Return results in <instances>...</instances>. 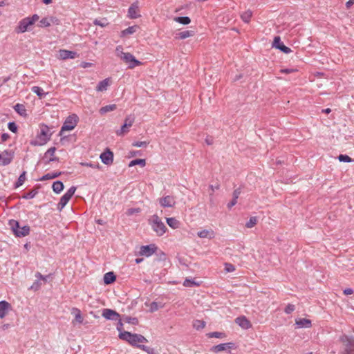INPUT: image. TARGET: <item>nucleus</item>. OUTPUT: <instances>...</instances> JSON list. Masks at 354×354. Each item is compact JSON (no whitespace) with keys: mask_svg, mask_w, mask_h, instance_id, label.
<instances>
[{"mask_svg":"<svg viewBox=\"0 0 354 354\" xmlns=\"http://www.w3.org/2000/svg\"><path fill=\"white\" fill-rule=\"evenodd\" d=\"M149 144V142H146V141H136V142H134L132 145L133 147H147Z\"/></svg>","mask_w":354,"mask_h":354,"instance_id":"603ef678","label":"nucleus"},{"mask_svg":"<svg viewBox=\"0 0 354 354\" xmlns=\"http://www.w3.org/2000/svg\"><path fill=\"white\" fill-rule=\"evenodd\" d=\"M338 160L340 162H351L352 161H354V160H352L347 155H343L341 154L338 156Z\"/></svg>","mask_w":354,"mask_h":354,"instance_id":"49530a36","label":"nucleus"},{"mask_svg":"<svg viewBox=\"0 0 354 354\" xmlns=\"http://www.w3.org/2000/svg\"><path fill=\"white\" fill-rule=\"evenodd\" d=\"M38 193L37 189H32L28 192H27L26 194H24L22 198L25 199H31L33 198Z\"/></svg>","mask_w":354,"mask_h":354,"instance_id":"79ce46f5","label":"nucleus"},{"mask_svg":"<svg viewBox=\"0 0 354 354\" xmlns=\"http://www.w3.org/2000/svg\"><path fill=\"white\" fill-rule=\"evenodd\" d=\"M60 24V21L55 17L53 16H48L41 19L38 24V26L40 28H47L50 26L51 25H59Z\"/></svg>","mask_w":354,"mask_h":354,"instance_id":"6e6552de","label":"nucleus"},{"mask_svg":"<svg viewBox=\"0 0 354 354\" xmlns=\"http://www.w3.org/2000/svg\"><path fill=\"white\" fill-rule=\"evenodd\" d=\"M59 174H60V173H57V172H54V173H52V174L49 173V174H47L43 176L41 178V180H48V179H53V178H57Z\"/></svg>","mask_w":354,"mask_h":354,"instance_id":"c03bdc74","label":"nucleus"},{"mask_svg":"<svg viewBox=\"0 0 354 354\" xmlns=\"http://www.w3.org/2000/svg\"><path fill=\"white\" fill-rule=\"evenodd\" d=\"M295 309V307L293 304H289L285 308V313L286 314H290L291 313H292Z\"/></svg>","mask_w":354,"mask_h":354,"instance_id":"bf43d9fd","label":"nucleus"},{"mask_svg":"<svg viewBox=\"0 0 354 354\" xmlns=\"http://www.w3.org/2000/svg\"><path fill=\"white\" fill-rule=\"evenodd\" d=\"M125 322H127V323H129V324H131L133 325H136L138 324V320L137 318H135V317H127L125 319H124Z\"/></svg>","mask_w":354,"mask_h":354,"instance_id":"5fc2aeb1","label":"nucleus"},{"mask_svg":"<svg viewBox=\"0 0 354 354\" xmlns=\"http://www.w3.org/2000/svg\"><path fill=\"white\" fill-rule=\"evenodd\" d=\"M71 313L75 317V320L73 322V324L75 322L78 323V324H82L83 322L84 319L82 316V313H81V311L80 309H78L77 308H73L71 310Z\"/></svg>","mask_w":354,"mask_h":354,"instance_id":"393cba45","label":"nucleus"},{"mask_svg":"<svg viewBox=\"0 0 354 354\" xmlns=\"http://www.w3.org/2000/svg\"><path fill=\"white\" fill-rule=\"evenodd\" d=\"M240 194H241V191L239 189H235L233 192V199L237 201V198H239Z\"/></svg>","mask_w":354,"mask_h":354,"instance_id":"680f3d73","label":"nucleus"},{"mask_svg":"<svg viewBox=\"0 0 354 354\" xmlns=\"http://www.w3.org/2000/svg\"><path fill=\"white\" fill-rule=\"evenodd\" d=\"M194 35V32L192 30H184L180 32L176 35V38L179 39H185L186 38L192 37Z\"/></svg>","mask_w":354,"mask_h":354,"instance_id":"bb28decb","label":"nucleus"},{"mask_svg":"<svg viewBox=\"0 0 354 354\" xmlns=\"http://www.w3.org/2000/svg\"><path fill=\"white\" fill-rule=\"evenodd\" d=\"M77 57V53L68 50H59V58L61 59H74Z\"/></svg>","mask_w":354,"mask_h":354,"instance_id":"6ab92c4d","label":"nucleus"},{"mask_svg":"<svg viewBox=\"0 0 354 354\" xmlns=\"http://www.w3.org/2000/svg\"><path fill=\"white\" fill-rule=\"evenodd\" d=\"M93 24L97 26H100L101 27H105L108 25L107 20L105 19L99 20V19H95L93 21Z\"/></svg>","mask_w":354,"mask_h":354,"instance_id":"de8ad7c7","label":"nucleus"},{"mask_svg":"<svg viewBox=\"0 0 354 354\" xmlns=\"http://www.w3.org/2000/svg\"><path fill=\"white\" fill-rule=\"evenodd\" d=\"M157 247L154 244L141 246L140 249V254L145 257H150L156 252Z\"/></svg>","mask_w":354,"mask_h":354,"instance_id":"f8f14e48","label":"nucleus"},{"mask_svg":"<svg viewBox=\"0 0 354 354\" xmlns=\"http://www.w3.org/2000/svg\"><path fill=\"white\" fill-rule=\"evenodd\" d=\"M159 204L162 207H173L176 205V199L173 196L167 195L158 199Z\"/></svg>","mask_w":354,"mask_h":354,"instance_id":"9d476101","label":"nucleus"},{"mask_svg":"<svg viewBox=\"0 0 354 354\" xmlns=\"http://www.w3.org/2000/svg\"><path fill=\"white\" fill-rule=\"evenodd\" d=\"M141 211L140 208L138 207V208H130V209H128L126 212V214L128 216H131L134 214H138V213H140Z\"/></svg>","mask_w":354,"mask_h":354,"instance_id":"8fccbe9b","label":"nucleus"},{"mask_svg":"<svg viewBox=\"0 0 354 354\" xmlns=\"http://www.w3.org/2000/svg\"><path fill=\"white\" fill-rule=\"evenodd\" d=\"M76 191V187L72 186L68 191L62 196L57 205V209L61 211L68 203Z\"/></svg>","mask_w":354,"mask_h":354,"instance_id":"423d86ee","label":"nucleus"},{"mask_svg":"<svg viewBox=\"0 0 354 354\" xmlns=\"http://www.w3.org/2000/svg\"><path fill=\"white\" fill-rule=\"evenodd\" d=\"M209 337L223 338L225 334L220 332H212L208 334Z\"/></svg>","mask_w":354,"mask_h":354,"instance_id":"3c124183","label":"nucleus"},{"mask_svg":"<svg viewBox=\"0 0 354 354\" xmlns=\"http://www.w3.org/2000/svg\"><path fill=\"white\" fill-rule=\"evenodd\" d=\"M148 222L158 236H162L166 232L167 227L157 214L152 215Z\"/></svg>","mask_w":354,"mask_h":354,"instance_id":"7ed1b4c3","label":"nucleus"},{"mask_svg":"<svg viewBox=\"0 0 354 354\" xmlns=\"http://www.w3.org/2000/svg\"><path fill=\"white\" fill-rule=\"evenodd\" d=\"M139 165L142 167H143L146 165V161H145V159H135V160H131L129 162V167H133V166H135V165Z\"/></svg>","mask_w":354,"mask_h":354,"instance_id":"e433bc0d","label":"nucleus"},{"mask_svg":"<svg viewBox=\"0 0 354 354\" xmlns=\"http://www.w3.org/2000/svg\"><path fill=\"white\" fill-rule=\"evenodd\" d=\"M8 127L9 130L13 133H15L17 131V127L16 124L13 122H9L8 124Z\"/></svg>","mask_w":354,"mask_h":354,"instance_id":"13d9d810","label":"nucleus"},{"mask_svg":"<svg viewBox=\"0 0 354 354\" xmlns=\"http://www.w3.org/2000/svg\"><path fill=\"white\" fill-rule=\"evenodd\" d=\"M77 123V116L76 115L68 116L61 128L60 134L64 131L73 130L76 127Z\"/></svg>","mask_w":354,"mask_h":354,"instance_id":"0eeeda50","label":"nucleus"},{"mask_svg":"<svg viewBox=\"0 0 354 354\" xmlns=\"http://www.w3.org/2000/svg\"><path fill=\"white\" fill-rule=\"evenodd\" d=\"M102 315L108 320H118L120 317L116 311L109 308H104L102 310Z\"/></svg>","mask_w":354,"mask_h":354,"instance_id":"2eb2a0df","label":"nucleus"},{"mask_svg":"<svg viewBox=\"0 0 354 354\" xmlns=\"http://www.w3.org/2000/svg\"><path fill=\"white\" fill-rule=\"evenodd\" d=\"M9 225L10 226L12 230L13 231L14 234L16 235V232L19 231V224L17 221L15 220H10L9 221Z\"/></svg>","mask_w":354,"mask_h":354,"instance_id":"ea45409f","label":"nucleus"},{"mask_svg":"<svg viewBox=\"0 0 354 354\" xmlns=\"http://www.w3.org/2000/svg\"><path fill=\"white\" fill-rule=\"evenodd\" d=\"M235 322L241 328L245 330L249 329L250 328L252 327L250 322L245 316H241L236 318Z\"/></svg>","mask_w":354,"mask_h":354,"instance_id":"a211bd4d","label":"nucleus"},{"mask_svg":"<svg viewBox=\"0 0 354 354\" xmlns=\"http://www.w3.org/2000/svg\"><path fill=\"white\" fill-rule=\"evenodd\" d=\"M11 306L6 301H0V318H4L8 314V310H10Z\"/></svg>","mask_w":354,"mask_h":354,"instance_id":"4be33fe9","label":"nucleus"},{"mask_svg":"<svg viewBox=\"0 0 354 354\" xmlns=\"http://www.w3.org/2000/svg\"><path fill=\"white\" fill-rule=\"evenodd\" d=\"M13 158V153L9 151H4L1 154V164L3 165H9Z\"/></svg>","mask_w":354,"mask_h":354,"instance_id":"412c9836","label":"nucleus"},{"mask_svg":"<svg viewBox=\"0 0 354 354\" xmlns=\"http://www.w3.org/2000/svg\"><path fill=\"white\" fill-rule=\"evenodd\" d=\"M56 151L55 147H51L47 150V151L45 153V158H48V162H53L57 160V158L55 157V152Z\"/></svg>","mask_w":354,"mask_h":354,"instance_id":"c85d7f7f","label":"nucleus"},{"mask_svg":"<svg viewBox=\"0 0 354 354\" xmlns=\"http://www.w3.org/2000/svg\"><path fill=\"white\" fill-rule=\"evenodd\" d=\"M252 16V12L250 10H248L241 15V19L245 23H249Z\"/></svg>","mask_w":354,"mask_h":354,"instance_id":"c9c22d12","label":"nucleus"},{"mask_svg":"<svg viewBox=\"0 0 354 354\" xmlns=\"http://www.w3.org/2000/svg\"><path fill=\"white\" fill-rule=\"evenodd\" d=\"M115 276L112 272H109L104 275V282L105 284H110L115 281Z\"/></svg>","mask_w":354,"mask_h":354,"instance_id":"7c9ffc66","label":"nucleus"},{"mask_svg":"<svg viewBox=\"0 0 354 354\" xmlns=\"http://www.w3.org/2000/svg\"><path fill=\"white\" fill-rule=\"evenodd\" d=\"M49 131L47 126L42 127L35 139L30 141V145L33 146H41L45 145L50 138Z\"/></svg>","mask_w":354,"mask_h":354,"instance_id":"20e7f679","label":"nucleus"},{"mask_svg":"<svg viewBox=\"0 0 354 354\" xmlns=\"http://www.w3.org/2000/svg\"><path fill=\"white\" fill-rule=\"evenodd\" d=\"M82 165L85 166V167H91L93 169H100V165L97 162H96V163L84 162V163H82Z\"/></svg>","mask_w":354,"mask_h":354,"instance_id":"6e6d98bb","label":"nucleus"},{"mask_svg":"<svg viewBox=\"0 0 354 354\" xmlns=\"http://www.w3.org/2000/svg\"><path fill=\"white\" fill-rule=\"evenodd\" d=\"M137 26H130L121 32V37H125L129 35H132L138 30Z\"/></svg>","mask_w":354,"mask_h":354,"instance_id":"473e14b6","label":"nucleus"},{"mask_svg":"<svg viewBox=\"0 0 354 354\" xmlns=\"http://www.w3.org/2000/svg\"><path fill=\"white\" fill-rule=\"evenodd\" d=\"M115 53L118 57L121 58L123 55V54H125L126 53L123 52V48L122 46H118L115 48Z\"/></svg>","mask_w":354,"mask_h":354,"instance_id":"4d7b16f0","label":"nucleus"},{"mask_svg":"<svg viewBox=\"0 0 354 354\" xmlns=\"http://www.w3.org/2000/svg\"><path fill=\"white\" fill-rule=\"evenodd\" d=\"M120 339L128 342L132 346L138 347V343H146L148 340L142 335L123 331L119 334Z\"/></svg>","mask_w":354,"mask_h":354,"instance_id":"f257e3e1","label":"nucleus"},{"mask_svg":"<svg viewBox=\"0 0 354 354\" xmlns=\"http://www.w3.org/2000/svg\"><path fill=\"white\" fill-rule=\"evenodd\" d=\"M140 16L139 2L138 1H136L131 5L128 10V17L130 19H136Z\"/></svg>","mask_w":354,"mask_h":354,"instance_id":"9b49d317","label":"nucleus"},{"mask_svg":"<svg viewBox=\"0 0 354 354\" xmlns=\"http://www.w3.org/2000/svg\"><path fill=\"white\" fill-rule=\"evenodd\" d=\"M93 63L83 62L81 63L80 66H81V67L86 68L91 67V66H93Z\"/></svg>","mask_w":354,"mask_h":354,"instance_id":"e2e57ef3","label":"nucleus"},{"mask_svg":"<svg viewBox=\"0 0 354 354\" xmlns=\"http://www.w3.org/2000/svg\"><path fill=\"white\" fill-rule=\"evenodd\" d=\"M120 59L129 65V68H133L137 66L141 65L142 64L130 53H126L125 54H123Z\"/></svg>","mask_w":354,"mask_h":354,"instance_id":"1a4fd4ad","label":"nucleus"},{"mask_svg":"<svg viewBox=\"0 0 354 354\" xmlns=\"http://www.w3.org/2000/svg\"><path fill=\"white\" fill-rule=\"evenodd\" d=\"M119 322L118 323V326H117V330L120 331V333H121L122 331V326H123V324L122 323L120 319L119 318V319H118Z\"/></svg>","mask_w":354,"mask_h":354,"instance_id":"69168bd1","label":"nucleus"},{"mask_svg":"<svg viewBox=\"0 0 354 354\" xmlns=\"http://www.w3.org/2000/svg\"><path fill=\"white\" fill-rule=\"evenodd\" d=\"M158 308H159V306L157 302L153 301L150 304V311L151 312L156 311Z\"/></svg>","mask_w":354,"mask_h":354,"instance_id":"052dcab7","label":"nucleus"},{"mask_svg":"<svg viewBox=\"0 0 354 354\" xmlns=\"http://www.w3.org/2000/svg\"><path fill=\"white\" fill-rule=\"evenodd\" d=\"M225 270L226 272H232L235 270V267L231 263H225Z\"/></svg>","mask_w":354,"mask_h":354,"instance_id":"864d4df0","label":"nucleus"},{"mask_svg":"<svg viewBox=\"0 0 354 354\" xmlns=\"http://www.w3.org/2000/svg\"><path fill=\"white\" fill-rule=\"evenodd\" d=\"M193 326L196 330H201L205 326V322L203 320H195L193 323Z\"/></svg>","mask_w":354,"mask_h":354,"instance_id":"58836bf2","label":"nucleus"},{"mask_svg":"<svg viewBox=\"0 0 354 354\" xmlns=\"http://www.w3.org/2000/svg\"><path fill=\"white\" fill-rule=\"evenodd\" d=\"M39 17L37 14L21 19L16 28L17 32L24 33L26 31L30 30L32 25H34L36 21H39Z\"/></svg>","mask_w":354,"mask_h":354,"instance_id":"f03ea898","label":"nucleus"},{"mask_svg":"<svg viewBox=\"0 0 354 354\" xmlns=\"http://www.w3.org/2000/svg\"><path fill=\"white\" fill-rule=\"evenodd\" d=\"M52 188L55 193L59 194L64 189V184L61 181H55L53 183Z\"/></svg>","mask_w":354,"mask_h":354,"instance_id":"72a5a7b5","label":"nucleus"},{"mask_svg":"<svg viewBox=\"0 0 354 354\" xmlns=\"http://www.w3.org/2000/svg\"><path fill=\"white\" fill-rule=\"evenodd\" d=\"M174 21L183 25H187L191 20L188 17H178L174 18Z\"/></svg>","mask_w":354,"mask_h":354,"instance_id":"4c0bfd02","label":"nucleus"},{"mask_svg":"<svg viewBox=\"0 0 354 354\" xmlns=\"http://www.w3.org/2000/svg\"><path fill=\"white\" fill-rule=\"evenodd\" d=\"M354 4V0H349L346 3V6L347 8H351Z\"/></svg>","mask_w":354,"mask_h":354,"instance_id":"774afa93","label":"nucleus"},{"mask_svg":"<svg viewBox=\"0 0 354 354\" xmlns=\"http://www.w3.org/2000/svg\"><path fill=\"white\" fill-rule=\"evenodd\" d=\"M26 171H24L19 177L17 183H16V187H19L20 186H21L24 181L26 180Z\"/></svg>","mask_w":354,"mask_h":354,"instance_id":"37998d69","label":"nucleus"},{"mask_svg":"<svg viewBox=\"0 0 354 354\" xmlns=\"http://www.w3.org/2000/svg\"><path fill=\"white\" fill-rule=\"evenodd\" d=\"M353 290L351 288H346L344 290V293L346 295H351V294H353Z\"/></svg>","mask_w":354,"mask_h":354,"instance_id":"338daca9","label":"nucleus"},{"mask_svg":"<svg viewBox=\"0 0 354 354\" xmlns=\"http://www.w3.org/2000/svg\"><path fill=\"white\" fill-rule=\"evenodd\" d=\"M138 347L144 351L147 352L148 354H160L154 348L146 346L145 345L138 346Z\"/></svg>","mask_w":354,"mask_h":354,"instance_id":"a19ab883","label":"nucleus"},{"mask_svg":"<svg viewBox=\"0 0 354 354\" xmlns=\"http://www.w3.org/2000/svg\"><path fill=\"white\" fill-rule=\"evenodd\" d=\"M166 221L168 225L173 229H177L180 226V222L175 218H167Z\"/></svg>","mask_w":354,"mask_h":354,"instance_id":"2f4dec72","label":"nucleus"},{"mask_svg":"<svg viewBox=\"0 0 354 354\" xmlns=\"http://www.w3.org/2000/svg\"><path fill=\"white\" fill-rule=\"evenodd\" d=\"M135 121V117L133 115H129L125 118L124 123L121 128L115 131V133L118 136H122L129 131V128L133 125Z\"/></svg>","mask_w":354,"mask_h":354,"instance_id":"39448f33","label":"nucleus"},{"mask_svg":"<svg viewBox=\"0 0 354 354\" xmlns=\"http://www.w3.org/2000/svg\"><path fill=\"white\" fill-rule=\"evenodd\" d=\"M257 223V218L255 216L251 217L250 220L246 223L245 226L248 228L253 227Z\"/></svg>","mask_w":354,"mask_h":354,"instance_id":"a18cd8bd","label":"nucleus"},{"mask_svg":"<svg viewBox=\"0 0 354 354\" xmlns=\"http://www.w3.org/2000/svg\"><path fill=\"white\" fill-rule=\"evenodd\" d=\"M272 47H274L277 49H279L281 51L284 53L288 54L292 50L290 48L286 46L281 41V39L279 36H277L274 38V41L272 43Z\"/></svg>","mask_w":354,"mask_h":354,"instance_id":"4468645a","label":"nucleus"},{"mask_svg":"<svg viewBox=\"0 0 354 354\" xmlns=\"http://www.w3.org/2000/svg\"><path fill=\"white\" fill-rule=\"evenodd\" d=\"M30 227L28 225L19 227V231L16 232V236L18 237L25 236L29 234Z\"/></svg>","mask_w":354,"mask_h":354,"instance_id":"c756f323","label":"nucleus"},{"mask_svg":"<svg viewBox=\"0 0 354 354\" xmlns=\"http://www.w3.org/2000/svg\"><path fill=\"white\" fill-rule=\"evenodd\" d=\"M15 111L20 115L26 117L27 115V111L24 104H17L14 106Z\"/></svg>","mask_w":354,"mask_h":354,"instance_id":"cd10ccee","label":"nucleus"},{"mask_svg":"<svg viewBox=\"0 0 354 354\" xmlns=\"http://www.w3.org/2000/svg\"><path fill=\"white\" fill-rule=\"evenodd\" d=\"M237 203V201L232 198V200L227 204V207L229 209L232 208L234 205H235Z\"/></svg>","mask_w":354,"mask_h":354,"instance_id":"0e129e2a","label":"nucleus"},{"mask_svg":"<svg viewBox=\"0 0 354 354\" xmlns=\"http://www.w3.org/2000/svg\"><path fill=\"white\" fill-rule=\"evenodd\" d=\"M233 343H224L214 346L212 348V351L215 353H218L227 349H230L233 346Z\"/></svg>","mask_w":354,"mask_h":354,"instance_id":"5701e85b","label":"nucleus"},{"mask_svg":"<svg viewBox=\"0 0 354 354\" xmlns=\"http://www.w3.org/2000/svg\"><path fill=\"white\" fill-rule=\"evenodd\" d=\"M295 324L297 326V328H310L312 326L311 321L308 319L306 318H299L295 319Z\"/></svg>","mask_w":354,"mask_h":354,"instance_id":"aec40b11","label":"nucleus"},{"mask_svg":"<svg viewBox=\"0 0 354 354\" xmlns=\"http://www.w3.org/2000/svg\"><path fill=\"white\" fill-rule=\"evenodd\" d=\"M342 339L344 342H346L343 354H354V341L347 336L343 337Z\"/></svg>","mask_w":354,"mask_h":354,"instance_id":"dca6fc26","label":"nucleus"},{"mask_svg":"<svg viewBox=\"0 0 354 354\" xmlns=\"http://www.w3.org/2000/svg\"><path fill=\"white\" fill-rule=\"evenodd\" d=\"M100 158L104 164L110 165L113 163V153L112 151H111L110 149H106L103 153L100 154Z\"/></svg>","mask_w":354,"mask_h":354,"instance_id":"ddd939ff","label":"nucleus"},{"mask_svg":"<svg viewBox=\"0 0 354 354\" xmlns=\"http://www.w3.org/2000/svg\"><path fill=\"white\" fill-rule=\"evenodd\" d=\"M110 85V79L106 78L100 82L96 87V91L99 92L105 91L107 90L108 86Z\"/></svg>","mask_w":354,"mask_h":354,"instance_id":"b1692460","label":"nucleus"},{"mask_svg":"<svg viewBox=\"0 0 354 354\" xmlns=\"http://www.w3.org/2000/svg\"><path fill=\"white\" fill-rule=\"evenodd\" d=\"M116 108H117V106L115 104H109V105L102 106L100 109L99 112L100 114L103 115V114H105L106 113L115 110Z\"/></svg>","mask_w":354,"mask_h":354,"instance_id":"f704fd0d","label":"nucleus"},{"mask_svg":"<svg viewBox=\"0 0 354 354\" xmlns=\"http://www.w3.org/2000/svg\"><path fill=\"white\" fill-rule=\"evenodd\" d=\"M32 91L35 93L40 99L44 98L48 93L45 92L42 88L39 86H32L31 88Z\"/></svg>","mask_w":354,"mask_h":354,"instance_id":"a878e982","label":"nucleus"},{"mask_svg":"<svg viewBox=\"0 0 354 354\" xmlns=\"http://www.w3.org/2000/svg\"><path fill=\"white\" fill-rule=\"evenodd\" d=\"M183 286L185 287H192L194 286H199L198 283H196L194 281H192L191 279H186L183 282Z\"/></svg>","mask_w":354,"mask_h":354,"instance_id":"09e8293b","label":"nucleus"},{"mask_svg":"<svg viewBox=\"0 0 354 354\" xmlns=\"http://www.w3.org/2000/svg\"><path fill=\"white\" fill-rule=\"evenodd\" d=\"M215 235V232L212 229H203L197 232V236L201 239H212Z\"/></svg>","mask_w":354,"mask_h":354,"instance_id":"f3484780","label":"nucleus"}]
</instances>
